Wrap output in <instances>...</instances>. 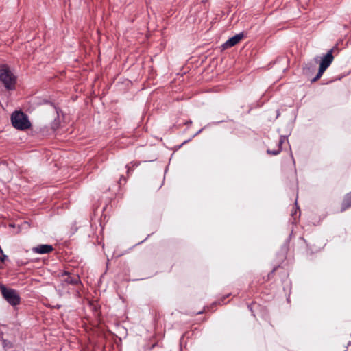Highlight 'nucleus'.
I'll list each match as a JSON object with an SVG mask.
<instances>
[{
	"instance_id": "nucleus-1",
	"label": "nucleus",
	"mask_w": 351,
	"mask_h": 351,
	"mask_svg": "<svg viewBox=\"0 0 351 351\" xmlns=\"http://www.w3.org/2000/svg\"><path fill=\"white\" fill-rule=\"evenodd\" d=\"M17 76L5 64L0 66V82L8 90H13L16 88Z\"/></svg>"
},
{
	"instance_id": "nucleus-2",
	"label": "nucleus",
	"mask_w": 351,
	"mask_h": 351,
	"mask_svg": "<svg viewBox=\"0 0 351 351\" xmlns=\"http://www.w3.org/2000/svg\"><path fill=\"white\" fill-rule=\"evenodd\" d=\"M11 121L15 128L21 130L28 129L31 126L27 116L21 111L14 112L11 116Z\"/></svg>"
},
{
	"instance_id": "nucleus-3",
	"label": "nucleus",
	"mask_w": 351,
	"mask_h": 351,
	"mask_svg": "<svg viewBox=\"0 0 351 351\" xmlns=\"http://www.w3.org/2000/svg\"><path fill=\"white\" fill-rule=\"evenodd\" d=\"M0 289L3 298L10 304L16 306L20 303V297L16 290L8 289L4 285H1Z\"/></svg>"
},
{
	"instance_id": "nucleus-4",
	"label": "nucleus",
	"mask_w": 351,
	"mask_h": 351,
	"mask_svg": "<svg viewBox=\"0 0 351 351\" xmlns=\"http://www.w3.org/2000/svg\"><path fill=\"white\" fill-rule=\"evenodd\" d=\"M334 57L332 56V49H330L328 51V53L324 56L320 62L319 71L313 79V82L317 80L321 77L323 75L324 72L326 70V69L330 65L332 62L333 61Z\"/></svg>"
},
{
	"instance_id": "nucleus-5",
	"label": "nucleus",
	"mask_w": 351,
	"mask_h": 351,
	"mask_svg": "<svg viewBox=\"0 0 351 351\" xmlns=\"http://www.w3.org/2000/svg\"><path fill=\"white\" fill-rule=\"evenodd\" d=\"M243 37L244 35L243 33H240L232 36L222 45L223 49H226L236 45L243 38Z\"/></svg>"
},
{
	"instance_id": "nucleus-6",
	"label": "nucleus",
	"mask_w": 351,
	"mask_h": 351,
	"mask_svg": "<svg viewBox=\"0 0 351 351\" xmlns=\"http://www.w3.org/2000/svg\"><path fill=\"white\" fill-rule=\"evenodd\" d=\"M53 250V246L47 244L39 245L32 248L33 252L40 254H49Z\"/></svg>"
},
{
	"instance_id": "nucleus-7",
	"label": "nucleus",
	"mask_w": 351,
	"mask_h": 351,
	"mask_svg": "<svg viewBox=\"0 0 351 351\" xmlns=\"http://www.w3.org/2000/svg\"><path fill=\"white\" fill-rule=\"evenodd\" d=\"M66 276V278H64L65 282H66L69 284L71 285H76L80 281V278L78 276H69L66 273L64 274Z\"/></svg>"
},
{
	"instance_id": "nucleus-8",
	"label": "nucleus",
	"mask_w": 351,
	"mask_h": 351,
	"mask_svg": "<svg viewBox=\"0 0 351 351\" xmlns=\"http://www.w3.org/2000/svg\"><path fill=\"white\" fill-rule=\"evenodd\" d=\"M351 206V192L348 193L342 203V210H345L346 208Z\"/></svg>"
},
{
	"instance_id": "nucleus-9",
	"label": "nucleus",
	"mask_w": 351,
	"mask_h": 351,
	"mask_svg": "<svg viewBox=\"0 0 351 351\" xmlns=\"http://www.w3.org/2000/svg\"><path fill=\"white\" fill-rule=\"evenodd\" d=\"M282 143V141H280L279 143H278V148L275 150H271L269 149H267V153L269 154H272V155H277L278 154L280 151H281V147H280V145Z\"/></svg>"
},
{
	"instance_id": "nucleus-10",
	"label": "nucleus",
	"mask_w": 351,
	"mask_h": 351,
	"mask_svg": "<svg viewBox=\"0 0 351 351\" xmlns=\"http://www.w3.org/2000/svg\"><path fill=\"white\" fill-rule=\"evenodd\" d=\"M1 254V256H0V261L3 263L5 261V259L7 258V256L5 255L3 253Z\"/></svg>"
},
{
	"instance_id": "nucleus-11",
	"label": "nucleus",
	"mask_w": 351,
	"mask_h": 351,
	"mask_svg": "<svg viewBox=\"0 0 351 351\" xmlns=\"http://www.w3.org/2000/svg\"><path fill=\"white\" fill-rule=\"evenodd\" d=\"M201 131H202V130H199V132H198L197 134L200 133V132H201Z\"/></svg>"
}]
</instances>
